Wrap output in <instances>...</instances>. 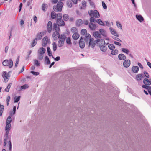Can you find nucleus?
<instances>
[{
	"mask_svg": "<svg viewBox=\"0 0 151 151\" xmlns=\"http://www.w3.org/2000/svg\"><path fill=\"white\" fill-rule=\"evenodd\" d=\"M45 61L46 62L47 64H49L50 63L49 58L47 56H46L45 57Z\"/></svg>",
	"mask_w": 151,
	"mask_h": 151,
	"instance_id": "obj_48",
	"label": "nucleus"
},
{
	"mask_svg": "<svg viewBox=\"0 0 151 151\" xmlns=\"http://www.w3.org/2000/svg\"><path fill=\"white\" fill-rule=\"evenodd\" d=\"M87 32V30L85 29H83L81 31V34L83 35H86Z\"/></svg>",
	"mask_w": 151,
	"mask_h": 151,
	"instance_id": "obj_39",
	"label": "nucleus"
},
{
	"mask_svg": "<svg viewBox=\"0 0 151 151\" xmlns=\"http://www.w3.org/2000/svg\"><path fill=\"white\" fill-rule=\"evenodd\" d=\"M121 51L123 52L127 55H128L130 52L129 50L127 48H122L121 49Z\"/></svg>",
	"mask_w": 151,
	"mask_h": 151,
	"instance_id": "obj_26",
	"label": "nucleus"
},
{
	"mask_svg": "<svg viewBox=\"0 0 151 151\" xmlns=\"http://www.w3.org/2000/svg\"><path fill=\"white\" fill-rule=\"evenodd\" d=\"M83 37H81L79 42V45L80 47L81 48H83L85 47V43L83 41Z\"/></svg>",
	"mask_w": 151,
	"mask_h": 151,
	"instance_id": "obj_14",
	"label": "nucleus"
},
{
	"mask_svg": "<svg viewBox=\"0 0 151 151\" xmlns=\"http://www.w3.org/2000/svg\"><path fill=\"white\" fill-rule=\"evenodd\" d=\"M58 26L56 23H54L53 24V30L55 31H58L60 30V28Z\"/></svg>",
	"mask_w": 151,
	"mask_h": 151,
	"instance_id": "obj_20",
	"label": "nucleus"
},
{
	"mask_svg": "<svg viewBox=\"0 0 151 151\" xmlns=\"http://www.w3.org/2000/svg\"><path fill=\"white\" fill-rule=\"evenodd\" d=\"M110 32L111 34L115 36L112 37V38L115 40L119 41L122 42V40L119 38L116 37H119V35L117 32L112 27H110L109 28Z\"/></svg>",
	"mask_w": 151,
	"mask_h": 151,
	"instance_id": "obj_2",
	"label": "nucleus"
},
{
	"mask_svg": "<svg viewBox=\"0 0 151 151\" xmlns=\"http://www.w3.org/2000/svg\"><path fill=\"white\" fill-rule=\"evenodd\" d=\"M88 43H89V47L93 48L95 47L96 43H97V40H95L93 38H92L89 41Z\"/></svg>",
	"mask_w": 151,
	"mask_h": 151,
	"instance_id": "obj_7",
	"label": "nucleus"
},
{
	"mask_svg": "<svg viewBox=\"0 0 151 151\" xmlns=\"http://www.w3.org/2000/svg\"><path fill=\"white\" fill-rule=\"evenodd\" d=\"M131 64L130 60H126L123 62V65L126 67L127 68Z\"/></svg>",
	"mask_w": 151,
	"mask_h": 151,
	"instance_id": "obj_16",
	"label": "nucleus"
},
{
	"mask_svg": "<svg viewBox=\"0 0 151 151\" xmlns=\"http://www.w3.org/2000/svg\"><path fill=\"white\" fill-rule=\"evenodd\" d=\"M2 64L4 66H8L9 68H11L13 65V62L11 59L6 60L2 62Z\"/></svg>",
	"mask_w": 151,
	"mask_h": 151,
	"instance_id": "obj_6",
	"label": "nucleus"
},
{
	"mask_svg": "<svg viewBox=\"0 0 151 151\" xmlns=\"http://www.w3.org/2000/svg\"><path fill=\"white\" fill-rule=\"evenodd\" d=\"M2 76L4 79V81L7 82L8 81L9 77V75L6 71H3V72Z\"/></svg>",
	"mask_w": 151,
	"mask_h": 151,
	"instance_id": "obj_9",
	"label": "nucleus"
},
{
	"mask_svg": "<svg viewBox=\"0 0 151 151\" xmlns=\"http://www.w3.org/2000/svg\"><path fill=\"white\" fill-rule=\"evenodd\" d=\"M108 48L109 49L111 50H113L115 49V46L113 44H110L108 45Z\"/></svg>",
	"mask_w": 151,
	"mask_h": 151,
	"instance_id": "obj_37",
	"label": "nucleus"
},
{
	"mask_svg": "<svg viewBox=\"0 0 151 151\" xmlns=\"http://www.w3.org/2000/svg\"><path fill=\"white\" fill-rule=\"evenodd\" d=\"M82 5L83 7L85 8L86 6V2L84 1L82 2Z\"/></svg>",
	"mask_w": 151,
	"mask_h": 151,
	"instance_id": "obj_59",
	"label": "nucleus"
},
{
	"mask_svg": "<svg viewBox=\"0 0 151 151\" xmlns=\"http://www.w3.org/2000/svg\"><path fill=\"white\" fill-rule=\"evenodd\" d=\"M50 41L49 39L48 38L47 36L45 37L42 40V45L43 46H45Z\"/></svg>",
	"mask_w": 151,
	"mask_h": 151,
	"instance_id": "obj_10",
	"label": "nucleus"
},
{
	"mask_svg": "<svg viewBox=\"0 0 151 151\" xmlns=\"http://www.w3.org/2000/svg\"><path fill=\"white\" fill-rule=\"evenodd\" d=\"M16 107L15 106H14L13 107V113L12 112L10 113V115L11 116H12L13 115H14L15 114V111H16Z\"/></svg>",
	"mask_w": 151,
	"mask_h": 151,
	"instance_id": "obj_50",
	"label": "nucleus"
},
{
	"mask_svg": "<svg viewBox=\"0 0 151 151\" xmlns=\"http://www.w3.org/2000/svg\"><path fill=\"white\" fill-rule=\"evenodd\" d=\"M11 83H10L8 85L7 87L5 89V91L6 92H8L9 91V89L11 87Z\"/></svg>",
	"mask_w": 151,
	"mask_h": 151,
	"instance_id": "obj_41",
	"label": "nucleus"
},
{
	"mask_svg": "<svg viewBox=\"0 0 151 151\" xmlns=\"http://www.w3.org/2000/svg\"><path fill=\"white\" fill-rule=\"evenodd\" d=\"M19 57H18V58H17V59L16 61V62L15 65V66L16 67H17L18 64L19 62Z\"/></svg>",
	"mask_w": 151,
	"mask_h": 151,
	"instance_id": "obj_63",
	"label": "nucleus"
},
{
	"mask_svg": "<svg viewBox=\"0 0 151 151\" xmlns=\"http://www.w3.org/2000/svg\"><path fill=\"white\" fill-rule=\"evenodd\" d=\"M93 35L96 38H98L100 37V34L99 32L96 31L93 33Z\"/></svg>",
	"mask_w": 151,
	"mask_h": 151,
	"instance_id": "obj_34",
	"label": "nucleus"
},
{
	"mask_svg": "<svg viewBox=\"0 0 151 151\" xmlns=\"http://www.w3.org/2000/svg\"><path fill=\"white\" fill-rule=\"evenodd\" d=\"M10 96H8L7 98L6 101L7 102V106L9 105V101H10Z\"/></svg>",
	"mask_w": 151,
	"mask_h": 151,
	"instance_id": "obj_56",
	"label": "nucleus"
},
{
	"mask_svg": "<svg viewBox=\"0 0 151 151\" xmlns=\"http://www.w3.org/2000/svg\"><path fill=\"white\" fill-rule=\"evenodd\" d=\"M136 16L137 19L140 22H142L143 21L144 19L141 15H136Z\"/></svg>",
	"mask_w": 151,
	"mask_h": 151,
	"instance_id": "obj_28",
	"label": "nucleus"
},
{
	"mask_svg": "<svg viewBox=\"0 0 151 151\" xmlns=\"http://www.w3.org/2000/svg\"><path fill=\"white\" fill-rule=\"evenodd\" d=\"M105 22L106 24V26L109 27L111 26V23H110L109 22L107 21H105Z\"/></svg>",
	"mask_w": 151,
	"mask_h": 151,
	"instance_id": "obj_61",
	"label": "nucleus"
},
{
	"mask_svg": "<svg viewBox=\"0 0 151 151\" xmlns=\"http://www.w3.org/2000/svg\"><path fill=\"white\" fill-rule=\"evenodd\" d=\"M143 82L146 85H150L151 84V79L149 80L147 78H145Z\"/></svg>",
	"mask_w": 151,
	"mask_h": 151,
	"instance_id": "obj_18",
	"label": "nucleus"
},
{
	"mask_svg": "<svg viewBox=\"0 0 151 151\" xmlns=\"http://www.w3.org/2000/svg\"><path fill=\"white\" fill-rule=\"evenodd\" d=\"M113 43L116 45L118 46H121V44L119 42L117 41H114L113 42Z\"/></svg>",
	"mask_w": 151,
	"mask_h": 151,
	"instance_id": "obj_52",
	"label": "nucleus"
},
{
	"mask_svg": "<svg viewBox=\"0 0 151 151\" xmlns=\"http://www.w3.org/2000/svg\"><path fill=\"white\" fill-rule=\"evenodd\" d=\"M111 53L112 55H116L118 53V51L117 49L113 50L111 52Z\"/></svg>",
	"mask_w": 151,
	"mask_h": 151,
	"instance_id": "obj_33",
	"label": "nucleus"
},
{
	"mask_svg": "<svg viewBox=\"0 0 151 151\" xmlns=\"http://www.w3.org/2000/svg\"><path fill=\"white\" fill-rule=\"evenodd\" d=\"M34 61V64L36 66H39L40 65V63L37 60H35Z\"/></svg>",
	"mask_w": 151,
	"mask_h": 151,
	"instance_id": "obj_51",
	"label": "nucleus"
},
{
	"mask_svg": "<svg viewBox=\"0 0 151 151\" xmlns=\"http://www.w3.org/2000/svg\"><path fill=\"white\" fill-rule=\"evenodd\" d=\"M44 57V54H42L38 53V58L40 60H42Z\"/></svg>",
	"mask_w": 151,
	"mask_h": 151,
	"instance_id": "obj_38",
	"label": "nucleus"
},
{
	"mask_svg": "<svg viewBox=\"0 0 151 151\" xmlns=\"http://www.w3.org/2000/svg\"><path fill=\"white\" fill-rule=\"evenodd\" d=\"M139 70V68L137 66H133L132 68V71L134 73H137Z\"/></svg>",
	"mask_w": 151,
	"mask_h": 151,
	"instance_id": "obj_21",
	"label": "nucleus"
},
{
	"mask_svg": "<svg viewBox=\"0 0 151 151\" xmlns=\"http://www.w3.org/2000/svg\"><path fill=\"white\" fill-rule=\"evenodd\" d=\"M138 65L141 69H143V67L142 65L141 64V63H139V62L138 63Z\"/></svg>",
	"mask_w": 151,
	"mask_h": 151,
	"instance_id": "obj_64",
	"label": "nucleus"
},
{
	"mask_svg": "<svg viewBox=\"0 0 151 151\" xmlns=\"http://www.w3.org/2000/svg\"><path fill=\"white\" fill-rule=\"evenodd\" d=\"M88 14L91 17H93L95 18H99L100 17V14L98 11L96 10L93 11L91 10L88 11Z\"/></svg>",
	"mask_w": 151,
	"mask_h": 151,
	"instance_id": "obj_5",
	"label": "nucleus"
},
{
	"mask_svg": "<svg viewBox=\"0 0 151 151\" xmlns=\"http://www.w3.org/2000/svg\"><path fill=\"white\" fill-rule=\"evenodd\" d=\"M63 19L65 21H67L68 19V16L67 14H65L63 15Z\"/></svg>",
	"mask_w": 151,
	"mask_h": 151,
	"instance_id": "obj_47",
	"label": "nucleus"
},
{
	"mask_svg": "<svg viewBox=\"0 0 151 151\" xmlns=\"http://www.w3.org/2000/svg\"><path fill=\"white\" fill-rule=\"evenodd\" d=\"M45 51L46 50L43 47H40L38 50V53L44 54L45 53Z\"/></svg>",
	"mask_w": 151,
	"mask_h": 151,
	"instance_id": "obj_22",
	"label": "nucleus"
},
{
	"mask_svg": "<svg viewBox=\"0 0 151 151\" xmlns=\"http://www.w3.org/2000/svg\"><path fill=\"white\" fill-rule=\"evenodd\" d=\"M89 27L90 29L92 30H95L96 28L95 24L91 22H90L89 24Z\"/></svg>",
	"mask_w": 151,
	"mask_h": 151,
	"instance_id": "obj_17",
	"label": "nucleus"
},
{
	"mask_svg": "<svg viewBox=\"0 0 151 151\" xmlns=\"http://www.w3.org/2000/svg\"><path fill=\"white\" fill-rule=\"evenodd\" d=\"M47 4H44L42 5V9L45 11V8L47 7Z\"/></svg>",
	"mask_w": 151,
	"mask_h": 151,
	"instance_id": "obj_57",
	"label": "nucleus"
},
{
	"mask_svg": "<svg viewBox=\"0 0 151 151\" xmlns=\"http://www.w3.org/2000/svg\"><path fill=\"white\" fill-rule=\"evenodd\" d=\"M71 30V31L73 33H74L76 32H78V30L77 29L76 27H73L72 28Z\"/></svg>",
	"mask_w": 151,
	"mask_h": 151,
	"instance_id": "obj_45",
	"label": "nucleus"
},
{
	"mask_svg": "<svg viewBox=\"0 0 151 151\" xmlns=\"http://www.w3.org/2000/svg\"><path fill=\"white\" fill-rule=\"evenodd\" d=\"M119 59L121 60H124L126 59V56L123 54H120L118 56Z\"/></svg>",
	"mask_w": 151,
	"mask_h": 151,
	"instance_id": "obj_24",
	"label": "nucleus"
},
{
	"mask_svg": "<svg viewBox=\"0 0 151 151\" xmlns=\"http://www.w3.org/2000/svg\"><path fill=\"white\" fill-rule=\"evenodd\" d=\"M93 38L91 37V35L89 33H86L85 36L84 40L86 44H88L89 41L91 39Z\"/></svg>",
	"mask_w": 151,
	"mask_h": 151,
	"instance_id": "obj_8",
	"label": "nucleus"
},
{
	"mask_svg": "<svg viewBox=\"0 0 151 151\" xmlns=\"http://www.w3.org/2000/svg\"><path fill=\"white\" fill-rule=\"evenodd\" d=\"M45 34V32H42L37 34L36 37L35 38V40H40L42 39V37Z\"/></svg>",
	"mask_w": 151,
	"mask_h": 151,
	"instance_id": "obj_12",
	"label": "nucleus"
},
{
	"mask_svg": "<svg viewBox=\"0 0 151 151\" xmlns=\"http://www.w3.org/2000/svg\"><path fill=\"white\" fill-rule=\"evenodd\" d=\"M62 14L61 13H59L57 14V20L56 22H58V20L61 19L62 18Z\"/></svg>",
	"mask_w": 151,
	"mask_h": 151,
	"instance_id": "obj_31",
	"label": "nucleus"
},
{
	"mask_svg": "<svg viewBox=\"0 0 151 151\" xmlns=\"http://www.w3.org/2000/svg\"><path fill=\"white\" fill-rule=\"evenodd\" d=\"M145 76L147 78H149V75L148 73L147 72L145 71L144 72Z\"/></svg>",
	"mask_w": 151,
	"mask_h": 151,
	"instance_id": "obj_53",
	"label": "nucleus"
},
{
	"mask_svg": "<svg viewBox=\"0 0 151 151\" xmlns=\"http://www.w3.org/2000/svg\"><path fill=\"white\" fill-rule=\"evenodd\" d=\"M142 87L143 88H145L146 89L148 90H148L150 91V90L151 88L150 87L147 86L146 85H143L142 86Z\"/></svg>",
	"mask_w": 151,
	"mask_h": 151,
	"instance_id": "obj_46",
	"label": "nucleus"
},
{
	"mask_svg": "<svg viewBox=\"0 0 151 151\" xmlns=\"http://www.w3.org/2000/svg\"><path fill=\"white\" fill-rule=\"evenodd\" d=\"M143 77V74H139L136 75V79L137 81H139L142 79Z\"/></svg>",
	"mask_w": 151,
	"mask_h": 151,
	"instance_id": "obj_19",
	"label": "nucleus"
},
{
	"mask_svg": "<svg viewBox=\"0 0 151 151\" xmlns=\"http://www.w3.org/2000/svg\"><path fill=\"white\" fill-rule=\"evenodd\" d=\"M102 5L104 9H107V6L105 3L103 1L102 2Z\"/></svg>",
	"mask_w": 151,
	"mask_h": 151,
	"instance_id": "obj_54",
	"label": "nucleus"
},
{
	"mask_svg": "<svg viewBox=\"0 0 151 151\" xmlns=\"http://www.w3.org/2000/svg\"><path fill=\"white\" fill-rule=\"evenodd\" d=\"M37 40H35V38L32 42L31 43V45L32 47H33L35 46L37 44Z\"/></svg>",
	"mask_w": 151,
	"mask_h": 151,
	"instance_id": "obj_44",
	"label": "nucleus"
},
{
	"mask_svg": "<svg viewBox=\"0 0 151 151\" xmlns=\"http://www.w3.org/2000/svg\"><path fill=\"white\" fill-rule=\"evenodd\" d=\"M80 35L77 32L74 33L72 35V38L74 40H77L79 37Z\"/></svg>",
	"mask_w": 151,
	"mask_h": 151,
	"instance_id": "obj_23",
	"label": "nucleus"
},
{
	"mask_svg": "<svg viewBox=\"0 0 151 151\" xmlns=\"http://www.w3.org/2000/svg\"><path fill=\"white\" fill-rule=\"evenodd\" d=\"M52 24L51 21H49L48 22L47 26V32L49 33H50L52 30Z\"/></svg>",
	"mask_w": 151,
	"mask_h": 151,
	"instance_id": "obj_11",
	"label": "nucleus"
},
{
	"mask_svg": "<svg viewBox=\"0 0 151 151\" xmlns=\"http://www.w3.org/2000/svg\"><path fill=\"white\" fill-rule=\"evenodd\" d=\"M95 19L93 17H91L90 18V22L91 23H92L93 22H94Z\"/></svg>",
	"mask_w": 151,
	"mask_h": 151,
	"instance_id": "obj_60",
	"label": "nucleus"
},
{
	"mask_svg": "<svg viewBox=\"0 0 151 151\" xmlns=\"http://www.w3.org/2000/svg\"><path fill=\"white\" fill-rule=\"evenodd\" d=\"M12 122V118L10 116L8 117L6 121V125L5 127V130L6 131L5 135L6 137H7L9 132L11 129V124Z\"/></svg>",
	"mask_w": 151,
	"mask_h": 151,
	"instance_id": "obj_1",
	"label": "nucleus"
},
{
	"mask_svg": "<svg viewBox=\"0 0 151 151\" xmlns=\"http://www.w3.org/2000/svg\"><path fill=\"white\" fill-rule=\"evenodd\" d=\"M52 36L54 39L56 40L58 38H59L60 35L58 31H55L53 32Z\"/></svg>",
	"mask_w": 151,
	"mask_h": 151,
	"instance_id": "obj_13",
	"label": "nucleus"
},
{
	"mask_svg": "<svg viewBox=\"0 0 151 151\" xmlns=\"http://www.w3.org/2000/svg\"><path fill=\"white\" fill-rule=\"evenodd\" d=\"M101 50L103 52H105L106 51L107 49V47L104 46V45L103 46H101L100 47Z\"/></svg>",
	"mask_w": 151,
	"mask_h": 151,
	"instance_id": "obj_30",
	"label": "nucleus"
},
{
	"mask_svg": "<svg viewBox=\"0 0 151 151\" xmlns=\"http://www.w3.org/2000/svg\"><path fill=\"white\" fill-rule=\"evenodd\" d=\"M97 44L99 46V47L101 46L104 45L105 43L104 40L103 39H98L97 40Z\"/></svg>",
	"mask_w": 151,
	"mask_h": 151,
	"instance_id": "obj_15",
	"label": "nucleus"
},
{
	"mask_svg": "<svg viewBox=\"0 0 151 151\" xmlns=\"http://www.w3.org/2000/svg\"><path fill=\"white\" fill-rule=\"evenodd\" d=\"M96 22L99 25L102 26H105L106 25L104 23V22L101 19H98L96 20Z\"/></svg>",
	"mask_w": 151,
	"mask_h": 151,
	"instance_id": "obj_29",
	"label": "nucleus"
},
{
	"mask_svg": "<svg viewBox=\"0 0 151 151\" xmlns=\"http://www.w3.org/2000/svg\"><path fill=\"white\" fill-rule=\"evenodd\" d=\"M33 19L35 23H36L37 22V17L35 16L33 17Z\"/></svg>",
	"mask_w": 151,
	"mask_h": 151,
	"instance_id": "obj_62",
	"label": "nucleus"
},
{
	"mask_svg": "<svg viewBox=\"0 0 151 151\" xmlns=\"http://www.w3.org/2000/svg\"><path fill=\"white\" fill-rule=\"evenodd\" d=\"M56 17L55 13L54 11L52 12L51 13V17L52 19H54Z\"/></svg>",
	"mask_w": 151,
	"mask_h": 151,
	"instance_id": "obj_36",
	"label": "nucleus"
},
{
	"mask_svg": "<svg viewBox=\"0 0 151 151\" xmlns=\"http://www.w3.org/2000/svg\"><path fill=\"white\" fill-rule=\"evenodd\" d=\"M116 24L118 28L120 29H122V26L119 22L116 21Z\"/></svg>",
	"mask_w": 151,
	"mask_h": 151,
	"instance_id": "obj_35",
	"label": "nucleus"
},
{
	"mask_svg": "<svg viewBox=\"0 0 151 151\" xmlns=\"http://www.w3.org/2000/svg\"><path fill=\"white\" fill-rule=\"evenodd\" d=\"M66 39V36L65 35H60L59 40L58 43V45L59 47H61L63 45L65 39Z\"/></svg>",
	"mask_w": 151,
	"mask_h": 151,
	"instance_id": "obj_3",
	"label": "nucleus"
},
{
	"mask_svg": "<svg viewBox=\"0 0 151 151\" xmlns=\"http://www.w3.org/2000/svg\"><path fill=\"white\" fill-rule=\"evenodd\" d=\"M63 6V3L62 2H59L56 6L53 7V9L55 11L60 12L62 10V8Z\"/></svg>",
	"mask_w": 151,
	"mask_h": 151,
	"instance_id": "obj_4",
	"label": "nucleus"
},
{
	"mask_svg": "<svg viewBox=\"0 0 151 151\" xmlns=\"http://www.w3.org/2000/svg\"><path fill=\"white\" fill-rule=\"evenodd\" d=\"M31 73L37 76L39 74V73L38 72H35L33 71H31Z\"/></svg>",
	"mask_w": 151,
	"mask_h": 151,
	"instance_id": "obj_58",
	"label": "nucleus"
},
{
	"mask_svg": "<svg viewBox=\"0 0 151 151\" xmlns=\"http://www.w3.org/2000/svg\"><path fill=\"white\" fill-rule=\"evenodd\" d=\"M66 42L68 45H71L72 44L70 39V37H68L66 39Z\"/></svg>",
	"mask_w": 151,
	"mask_h": 151,
	"instance_id": "obj_40",
	"label": "nucleus"
},
{
	"mask_svg": "<svg viewBox=\"0 0 151 151\" xmlns=\"http://www.w3.org/2000/svg\"><path fill=\"white\" fill-rule=\"evenodd\" d=\"M100 33L104 36L106 37L107 36V33L106 31L103 29H100Z\"/></svg>",
	"mask_w": 151,
	"mask_h": 151,
	"instance_id": "obj_27",
	"label": "nucleus"
},
{
	"mask_svg": "<svg viewBox=\"0 0 151 151\" xmlns=\"http://www.w3.org/2000/svg\"><path fill=\"white\" fill-rule=\"evenodd\" d=\"M29 87V86L27 84L25 85L21 86V88L23 89H26Z\"/></svg>",
	"mask_w": 151,
	"mask_h": 151,
	"instance_id": "obj_42",
	"label": "nucleus"
},
{
	"mask_svg": "<svg viewBox=\"0 0 151 151\" xmlns=\"http://www.w3.org/2000/svg\"><path fill=\"white\" fill-rule=\"evenodd\" d=\"M52 45L53 50L54 51H55L57 49V46L55 42H53L52 43Z\"/></svg>",
	"mask_w": 151,
	"mask_h": 151,
	"instance_id": "obj_43",
	"label": "nucleus"
},
{
	"mask_svg": "<svg viewBox=\"0 0 151 151\" xmlns=\"http://www.w3.org/2000/svg\"><path fill=\"white\" fill-rule=\"evenodd\" d=\"M82 20L81 19H79L76 21V24L77 26H79L83 24Z\"/></svg>",
	"mask_w": 151,
	"mask_h": 151,
	"instance_id": "obj_32",
	"label": "nucleus"
},
{
	"mask_svg": "<svg viewBox=\"0 0 151 151\" xmlns=\"http://www.w3.org/2000/svg\"><path fill=\"white\" fill-rule=\"evenodd\" d=\"M58 22H56L58 25L60 26H63L65 25V23L63 20H58Z\"/></svg>",
	"mask_w": 151,
	"mask_h": 151,
	"instance_id": "obj_25",
	"label": "nucleus"
},
{
	"mask_svg": "<svg viewBox=\"0 0 151 151\" xmlns=\"http://www.w3.org/2000/svg\"><path fill=\"white\" fill-rule=\"evenodd\" d=\"M68 6L69 7H71L72 6V3L70 1H68L67 3Z\"/></svg>",
	"mask_w": 151,
	"mask_h": 151,
	"instance_id": "obj_55",
	"label": "nucleus"
},
{
	"mask_svg": "<svg viewBox=\"0 0 151 151\" xmlns=\"http://www.w3.org/2000/svg\"><path fill=\"white\" fill-rule=\"evenodd\" d=\"M20 96H18V97H15L14 99V102H18L20 100Z\"/></svg>",
	"mask_w": 151,
	"mask_h": 151,
	"instance_id": "obj_49",
	"label": "nucleus"
}]
</instances>
